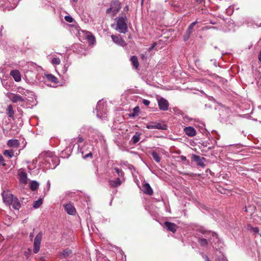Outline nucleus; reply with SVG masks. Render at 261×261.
Instances as JSON below:
<instances>
[{
  "label": "nucleus",
  "mask_w": 261,
  "mask_h": 261,
  "mask_svg": "<svg viewBox=\"0 0 261 261\" xmlns=\"http://www.w3.org/2000/svg\"><path fill=\"white\" fill-rule=\"evenodd\" d=\"M65 19L66 21H67L68 22H72L73 21V18L69 15L65 16Z\"/></svg>",
  "instance_id": "e433bc0d"
},
{
  "label": "nucleus",
  "mask_w": 261,
  "mask_h": 261,
  "mask_svg": "<svg viewBox=\"0 0 261 261\" xmlns=\"http://www.w3.org/2000/svg\"><path fill=\"white\" fill-rule=\"evenodd\" d=\"M42 204V200L41 198H39L37 200L35 201L33 203V207L35 208L39 207Z\"/></svg>",
  "instance_id": "7c9ffc66"
},
{
  "label": "nucleus",
  "mask_w": 261,
  "mask_h": 261,
  "mask_svg": "<svg viewBox=\"0 0 261 261\" xmlns=\"http://www.w3.org/2000/svg\"><path fill=\"white\" fill-rule=\"evenodd\" d=\"M121 7L120 2L118 0H114L111 3L110 8L107 10L106 13L113 17L119 11Z\"/></svg>",
  "instance_id": "20e7f679"
},
{
  "label": "nucleus",
  "mask_w": 261,
  "mask_h": 261,
  "mask_svg": "<svg viewBox=\"0 0 261 261\" xmlns=\"http://www.w3.org/2000/svg\"><path fill=\"white\" fill-rule=\"evenodd\" d=\"M114 170L119 177H122L123 176L124 173L121 170H120L117 168H115Z\"/></svg>",
  "instance_id": "f704fd0d"
},
{
  "label": "nucleus",
  "mask_w": 261,
  "mask_h": 261,
  "mask_svg": "<svg viewBox=\"0 0 261 261\" xmlns=\"http://www.w3.org/2000/svg\"><path fill=\"white\" fill-rule=\"evenodd\" d=\"M2 197L4 202L6 204L10 205V203L15 196L9 191H4L2 193Z\"/></svg>",
  "instance_id": "6e6552de"
},
{
  "label": "nucleus",
  "mask_w": 261,
  "mask_h": 261,
  "mask_svg": "<svg viewBox=\"0 0 261 261\" xmlns=\"http://www.w3.org/2000/svg\"><path fill=\"white\" fill-rule=\"evenodd\" d=\"M180 159L181 161H185L187 160V158L184 155H180L178 157Z\"/></svg>",
  "instance_id": "79ce46f5"
},
{
  "label": "nucleus",
  "mask_w": 261,
  "mask_h": 261,
  "mask_svg": "<svg viewBox=\"0 0 261 261\" xmlns=\"http://www.w3.org/2000/svg\"><path fill=\"white\" fill-rule=\"evenodd\" d=\"M39 187V184L36 181H32L30 182V189L32 191H35L38 189Z\"/></svg>",
  "instance_id": "c85d7f7f"
},
{
  "label": "nucleus",
  "mask_w": 261,
  "mask_h": 261,
  "mask_svg": "<svg viewBox=\"0 0 261 261\" xmlns=\"http://www.w3.org/2000/svg\"><path fill=\"white\" fill-rule=\"evenodd\" d=\"M196 1L197 3L200 4V3H202L203 2H204V0H196Z\"/></svg>",
  "instance_id": "8fccbe9b"
},
{
  "label": "nucleus",
  "mask_w": 261,
  "mask_h": 261,
  "mask_svg": "<svg viewBox=\"0 0 261 261\" xmlns=\"http://www.w3.org/2000/svg\"><path fill=\"white\" fill-rule=\"evenodd\" d=\"M4 155L9 158H11L14 156V152L13 150H6L4 152Z\"/></svg>",
  "instance_id": "cd10ccee"
},
{
  "label": "nucleus",
  "mask_w": 261,
  "mask_h": 261,
  "mask_svg": "<svg viewBox=\"0 0 261 261\" xmlns=\"http://www.w3.org/2000/svg\"><path fill=\"white\" fill-rule=\"evenodd\" d=\"M156 46V43L154 42L153 43L152 45L148 48L149 51H151L152 49L154 48L155 46Z\"/></svg>",
  "instance_id": "a19ab883"
},
{
  "label": "nucleus",
  "mask_w": 261,
  "mask_h": 261,
  "mask_svg": "<svg viewBox=\"0 0 261 261\" xmlns=\"http://www.w3.org/2000/svg\"><path fill=\"white\" fill-rule=\"evenodd\" d=\"M66 71H67V69H66L65 70V72H66Z\"/></svg>",
  "instance_id": "4d7b16f0"
},
{
  "label": "nucleus",
  "mask_w": 261,
  "mask_h": 261,
  "mask_svg": "<svg viewBox=\"0 0 261 261\" xmlns=\"http://www.w3.org/2000/svg\"><path fill=\"white\" fill-rule=\"evenodd\" d=\"M192 159L196 163L197 165L201 167H204L205 159L203 157H201L196 154H193L192 155Z\"/></svg>",
  "instance_id": "9d476101"
},
{
  "label": "nucleus",
  "mask_w": 261,
  "mask_h": 261,
  "mask_svg": "<svg viewBox=\"0 0 261 261\" xmlns=\"http://www.w3.org/2000/svg\"><path fill=\"white\" fill-rule=\"evenodd\" d=\"M7 97L13 103H18L20 105L21 103H24L25 101L26 98L22 97V96L11 92H7L6 94Z\"/></svg>",
  "instance_id": "39448f33"
},
{
  "label": "nucleus",
  "mask_w": 261,
  "mask_h": 261,
  "mask_svg": "<svg viewBox=\"0 0 261 261\" xmlns=\"http://www.w3.org/2000/svg\"><path fill=\"white\" fill-rule=\"evenodd\" d=\"M151 155L152 156L153 159L156 162H160L161 161V158L159 155L157 153V152L155 151H153L151 152Z\"/></svg>",
  "instance_id": "c756f323"
},
{
  "label": "nucleus",
  "mask_w": 261,
  "mask_h": 261,
  "mask_svg": "<svg viewBox=\"0 0 261 261\" xmlns=\"http://www.w3.org/2000/svg\"><path fill=\"white\" fill-rule=\"evenodd\" d=\"M184 132L189 137H194L196 135V130L191 126L186 127L184 128Z\"/></svg>",
  "instance_id": "2eb2a0df"
},
{
  "label": "nucleus",
  "mask_w": 261,
  "mask_h": 261,
  "mask_svg": "<svg viewBox=\"0 0 261 261\" xmlns=\"http://www.w3.org/2000/svg\"><path fill=\"white\" fill-rule=\"evenodd\" d=\"M78 141L79 143H82V142H83L84 141V139H83V138L82 137H78V141Z\"/></svg>",
  "instance_id": "37998d69"
},
{
  "label": "nucleus",
  "mask_w": 261,
  "mask_h": 261,
  "mask_svg": "<svg viewBox=\"0 0 261 261\" xmlns=\"http://www.w3.org/2000/svg\"><path fill=\"white\" fill-rule=\"evenodd\" d=\"M155 128L158 129H166V125L164 124H162L160 123H156L155 122Z\"/></svg>",
  "instance_id": "2f4dec72"
},
{
  "label": "nucleus",
  "mask_w": 261,
  "mask_h": 261,
  "mask_svg": "<svg viewBox=\"0 0 261 261\" xmlns=\"http://www.w3.org/2000/svg\"><path fill=\"white\" fill-rule=\"evenodd\" d=\"M7 114L9 117H13L14 114V112L13 107L11 105H9L7 109Z\"/></svg>",
  "instance_id": "393cba45"
},
{
  "label": "nucleus",
  "mask_w": 261,
  "mask_h": 261,
  "mask_svg": "<svg viewBox=\"0 0 261 261\" xmlns=\"http://www.w3.org/2000/svg\"><path fill=\"white\" fill-rule=\"evenodd\" d=\"M134 111L135 112V113H137L139 111V107H135L134 109Z\"/></svg>",
  "instance_id": "a18cd8bd"
},
{
  "label": "nucleus",
  "mask_w": 261,
  "mask_h": 261,
  "mask_svg": "<svg viewBox=\"0 0 261 261\" xmlns=\"http://www.w3.org/2000/svg\"><path fill=\"white\" fill-rule=\"evenodd\" d=\"M51 63L54 65H59L61 63V60L59 58H54L51 60Z\"/></svg>",
  "instance_id": "72a5a7b5"
},
{
  "label": "nucleus",
  "mask_w": 261,
  "mask_h": 261,
  "mask_svg": "<svg viewBox=\"0 0 261 261\" xmlns=\"http://www.w3.org/2000/svg\"><path fill=\"white\" fill-rule=\"evenodd\" d=\"M109 182V185L111 187L115 188L119 186L121 184L122 181L120 178L118 177L116 180H110Z\"/></svg>",
  "instance_id": "412c9836"
},
{
  "label": "nucleus",
  "mask_w": 261,
  "mask_h": 261,
  "mask_svg": "<svg viewBox=\"0 0 261 261\" xmlns=\"http://www.w3.org/2000/svg\"><path fill=\"white\" fill-rule=\"evenodd\" d=\"M142 2L143 1V0H142Z\"/></svg>",
  "instance_id": "bf43d9fd"
},
{
  "label": "nucleus",
  "mask_w": 261,
  "mask_h": 261,
  "mask_svg": "<svg viewBox=\"0 0 261 261\" xmlns=\"http://www.w3.org/2000/svg\"><path fill=\"white\" fill-rule=\"evenodd\" d=\"M88 145V144H85V146Z\"/></svg>",
  "instance_id": "6e6d98bb"
},
{
  "label": "nucleus",
  "mask_w": 261,
  "mask_h": 261,
  "mask_svg": "<svg viewBox=\"0 0 261 261\" xmlns=\"http://www.w3.org/2000/svg\"><path fill=\"white\" fill-rule=\"evenodd\" d=\"M197 23V21L193 22L188 27V29L186 31V32L184 34L183 36V39L184 41H187L190 37V36L193 32V30L195 25V24Z\"/></svg>",
  "instance_id": "1a4fd4ad"
},
{
  "label": "nucleus",
  "mask_w": 261,
  "mask_h": 261,
  "mask_svg": "<svg viewBox=\"0 0 261 261\" xmlns=\"http://www.w3.org/2000/svg\"><path fill=\"white\" fill-rule=\"evenodd\" d=\"M203 258H204L205 261H209V259L207 256L206 255H203Z\"/></svg>",
  "instance_id": "49530a36"
},
{
  "label": "nucleus",
  "mask_w": 261,
  "mask_h": 261,
  "mask_svg": "<svg viewBox=\"0 0 261 261\" xmlns=\"http://www.w3.org/2000/svg\"><path fill=\"white\" fill-rule=\"evenodd\" d=\"M10 205H11L13 208L15 210H19L21 207V204L16 197H14L10 203Z\"/></svg>",
  "instance_id": "a211bd4d"
},
{
  "label": "nucleus",
  "mask_w": 261,
  "mask_h": 261,
  "mask_svg": "<svg viewBox=\"0 0 261 261\" xmlns=\"http://www.w3.org/2000/svg\"><path fill=\"white\" fill-rule=\"evenodd\" d=\"M143 191L144 193L149 195H152L153 194V190L148 183H145L143 185Z\"/></svg>",
  "instance_id": "6ab92c4d"
},
{
  "label": "nucleus",
  "mask_w": 261,
  "mask_h": 261,
  "mask_svg": "<svg viewBox=\"0 0 261 261\" xmlns=\"http://www.w3.org/2000/svg\"><path fill=\"white\" fill-rule=\"evenodd\" d=\"M33 237H34L33 233V232L31 233L30 234V238L31 240H32Z\"/></svg>",
  "instance_id": "09e8293b"
},
{
  "label": "nucleus",
  "mask_w": 261,
  "mask_h": 261,
  "mask_svg": "<svg viewBox=\"0 0 261 261\" xmlns=\"http://www.w3.org/2000/svg\"><path fill=\"white\" fill-rule=\"evenodd\" d=\"M18 175L19 181L21 184L25 185L28 184V178L27 173L22 170L20 169L18 171Z\"/></svg>",
  "instance_id": "f8f14e48"
},
{
  "label": "nucleus",
  "mask_w": 261,
  "mask_h": 261,
  "mask_svg": "<svg viewBox=\"0 0 261 261\" xmlns=\"http://www.w3.org/2000/svg\"><path fill=\"white\" fill-rule=\"evenodd\" d=\"M10 74L13 77L15 82H18L21 81L20 73L18 70H12Z\"/></svg>",
  "instance_id": "dca6fc26"
},
{
  "label": "nucleus",
  "mask_w": 261,
  "mask_h": 261,
  "mask_svg": "<svg viewBox=\"0 0 261 261\" xmlns=\"http://www.w3.org/2000/svg\"><path fill=\"white\" fill-rule=\"evenodd\" d=\"M142 103L146 106H148L150 104V101L147 99H143Z\"/></svg>",
  "instance_id": "58836bf2"
},
{
  "label": "nucleus",
  "mask_w": 261,
  "mask_h": 261,
  "mask_svg": "<svg viewBox=\"0 0 261 261\" xmlns=\"http://www.w3.org/2000/svg\"><path fill=\"white\" fill-rule=\"evenodd\" d=\"M158 105L160 110L163 111H166L168 109L169 103L168 101L164 98H160L158 99Z\"/></svg>",
  "instance_id": "9b49d317"
},
{
  "label": "nucleus",
  "mask_w": 261,
  "mask_h": 261,
  "mask_svg": "<svg viewBox=\"0 0 261 261\" xmlns=\"http://www.w3.org/2000/svg\"><path fill=\"white\" fill-rule=\"evenodd\" d=\"M258 60L259 61V62H261V51H260L259 55H258Z\"/></svg>",
  "instance_id": "de8ad7c7"
},
{
  "label": "nucleus",
  "mask_w": 261,
  "mask_h": 261,
  "mask_svg": "<svg viewBox=\"0 0 261 261\" xmlns=\"http://www.w3.org/2000/svg\"><path fill=\"white\" fill-rule=\"evenodd\" d=\"M65 210L69 215H74L75 212V209L70 203L64 205Z\"/></svg>",
  "instance_id": "aec40b11"
},
{
  "label": "nucleus",
  "mask_w": 261,
  "mask_h": 261,
  "mask_svg": "<svg viewBox=\"0 0 261 261\" xmlns=\"http://www.w3.org/2000/svg\"><path fill=\"white\" fill-rule=\"evenodd\" d=\"M197 232L198 242L202 247H205L208 244L213 246V242L217 239V235L216 233L207 231L203 228H198Z\"/></svg>",
  "instance_id": "f257e3e1"
},
{
  "label": "nucleus",
  "mask_w": 261,
  "mask_h": 261,
  "mask_svg": "<svg viewBox=\"0 0 261 261\" xmlns=\"http://www.w3.org/2000/svg\"><path fill=\"white\" fill-rule=\"evenodd\" d=\"M73 1L74 2H75V1H76V0H73Z\"/></svg>",
  "instance_id": "13d9d810"
},
{
  "label": "nucleus",
  "mask_w": 261,
  "mask_h": 261,
  "mask_svg": "<svg viewBox=\"0 0 261 261\" xmlns=\"http://www.w3.org/2000/svg\"><path fill=\"white\" fill-rule=\"evenodd\" d=\"M44 160L46 168L54 169L57 166L59 162V159L55 156H46Z\"/></svg>",
  "instance_id": "423d86ee"
},
{
  "label": "nucleus",
  "mask_w": 261,
  "mask_h": 261,
  "mask_svg": "<svg viewBox=\"0 0 261 261\" xmlns=\"http://www.w3.org/2000/svg\"><path fill=\"white\" fill-rule=\"evenodd\" d=\"M141 134L137 132L135 133V134L133 136V137L132 138V140L134 144H136L138 143L140 140V137Z\"/></svg>",
  "instance_id": "bb28decb"
},
{
  "label": "nucleus",
  "mask_w": 261,
  "mask_h": 261,
  "mask_svg": "<svg viewBox=\"0 0 261 261\" xmlns=\"http://www.w3.org/2000/svg\"><path fill=\"white\" fill-rule=\"evenodd\" d=\"M3 29V26H1V30Z\"/></svg>",
  "instance_id": "864d4df0"
},
{
  "label": "nucleus",
  "mask_w": 261,
  "mask_h": 261,
  "mask_svg": "<svg viewBox=\"0 0 261 261\" xmlns=\"http://www.w3.org/2000/svg\"><path fill=\"white\" fill-rule=\"evenodd\" d=\"M111 38L113 40V41L118 45L124 46L126 45L124 41L123 40L120 35H112L111 36Z\"/></svg>",
  "instance_id": "ddd939ff"
},
{
  "label": "nucleus",
  "mask_w": 261,
  "mask_h": 261,
  "mask_svg": "<svg viewBox=\"0 0 261 261\" xmlns=\"http://www.w3.org/2000/svg\"><path fill=\"white\" fill-rule=\"evenodd\" d=\"M71 253L70 250L68 249H65L62 252L60 253V256L63 258L67 257Z\"/></svg>",
  "instance_id": "a878e982"
},
{
  "label": "nucleus",
  "mask_w": 261,
  "mask_h": 261,
  "mask_svg": "<svg viewBox=\"0 0 261 261\" xmlns=\"http://www.w3.org/2000/svg\"><path fill=\"white\" fill-rule=\"evenodd\" d=\"M7 145L10 147L18 148L20 145V143L17 139H10L8 141Z\"/></svg>",
  "instance_id": "f3484780"
},
{
  "label": "nucleus",
  "mask_w": 261,
  "mask_h": 261,
  "mask_svg": "<svg viewBox=\"0 0 261 261\" xmlns=\"http://www.w3.org/2000/svg\"><path fill=\"white\" fill-rule=\"evenodd\" d=\"M17 92L21 95L22 97H25L30 93V91L22 87H19L17 88Z\"/></svg>",
  "instance_id": "4be33fe9"
},
{
  "label": "nucleus",
  "mask_w": 261,
  "mask_h": 261,
  "mask_svg": "<svg viewBox=\"0 0 261 261\" xmlns=\"http://www.w3.org/2000/svg\"><path fill=\"white\" fill-rule=\"evenodd\" d=\"M87 39L89 42V43L90 44H94L95 41V37L92 35H87Z\"/></svg>",
  "instance_id": "473e14b6"
},
{
  "label": "nucleus",
  "mask_w": 261,
  "mask_h": 261,
  "mask_svg": "<svg viewBox=\"0 0 261 261\" xmlns=\"http://www.w3.org/2000/svg\"><path fill=\"white\" fill-rule=\"evenodd\" d=\"M45 77L46 79L50 82H53L54 83H58V79L54 75L51 74H46Z\"/></svg>",
  "instance_id": "5701e85b"
},
{
  "label": "nucleus",
  "mask_w": 261,
  "mask_h": 261,
  "mask_svg": "<svg viewBox=\"0 0 261 261\" xmlns=\"http://www.w3.org/2000/svg\"><path fill=\"white\" fill-rule=\"evenodd\" d=\"M96 116L101 120L107 119V105L102 100L98 101L96 106Z\"/></svg>",
  "instance_id": "f03ea898"
},
{
  "label": "nucleus",
  "mask_w": 261,
  "mask_h": 261,
  "mask_svg": "<svg viewBox=\"0 0 261 261\" xmlns=\"http://www.w3.org/2000/svg\"><path fill=\"white\" fill-rule=\"evenodd\" d=\"M78 150L81 152V153L83 155L84 154V150H83V148L80 147V146H79V149H78Z\"/></svg>",
  "instance_id": "c03bdc74"
},
{
  "label": "nucleus",
  "mask_w": 261,
  "mask_h": 261,
  "mask_svg": "<svg viewBox=\"0 0 261 261\" xmlns=\"http://www.w3.org/2000/svg\"><path fill=\"white\" fill-rule=\"evenodd\" d=\"M47 186L48 187V188H49L50 186V183L49 181H47Z\"/></svg>",
  "instance_id": "3c124183"
},
{
  "label": "nucleus",
  "mask_w": 261,
  "mask_h": 261,
  "mask_svg": "<svg viewBox=\"0 0 261 261\" xmlns=\"http://www.w3.org/2000/svg\"><path fill=\"white\" fill-rule=\"evenodd\" d=\"M245 211H247V207H245Z\"/></svg>",
  "instance_id": "5fc2aeb1"
},
{
  "label": "nucleus",
  "mask_w": 261,
  "mask_h": 261,
  "mask_svg": "<svg viewBox=\"0 0 261 261\" xmlns=\"http://www.w3.org/2000/svg\"><path fill=\"white\" fill-rule=\"evenodd\" d=\"M155 124V122H151L149 124H148L146 125V127L148 129H156Z\"/></svg>",
  "instance_id": "c9c22d12"
},
{
  "label": "nucleus",
  "mask_w": 261,
  "mask_h": 261,
  "mask_svg": "<svg viewBox=\"0 0 261 261\" xmlns=\"http://www.w3.org/2000/svg\"><path fill=\"white\" fill-rule=\"evenodd\" d=\"M115 30L118 32L123 34L128 31L127 19L126 16H122L117 19Z\"/></svg>",
  "instance_id": "7ed1b4c3"
},
{
  "label": "nucleus",
  "mask_w": 261,
  "mask_h": 261,
  "mask_svg": "<svg viewBox=\"0 0 261 261\" xmlns=\"http://www.w3.org/2000/svg\"><path fill=\"white\" fill-rule=\"evenodd\" d=\"M130 61L132 62V64L135 68L137 69L139 66V62L138 60V58L136 56H132L130 58Z\"/></svg>",
  "instance_id": "b1692460"
},
{
  "label": "nucleus",
  "mask_w": 261,
  "mask_h": 261,
  "mask_svg": "<svg viewBox=\"0 0 261 261\" xmlns=\"http://www.w3.org/2000/svg\"><path fill=\"white\" fill-rule=\"evenodd\" d=\"M92 156V154L91 153V152H88L87 154H85V155L83 156V158L84 159H87L89 157H91Z\"/></svg>",
  "instance_id": "ea45409f"
},
{
  "label": "nucleus",
  "mask_w": 261,
  "mask_h": 261,
  "mask_svg": "<svg viewBox=\"0 0 261 261\" xmlns=\"http://www.w3.org/2000/svg\"><path fill=\"white\" fill-rule=\"evenodd\" d=\"M164 227L167 228L168 230L175 232L177 229V226L173 223L169 222H165L164 223Z\"/></svg>",
  "instance_id": "4468645a"
},
{
  "label": "nucleus",
  "mask_w": 261,
  "mask_h": 261,
  "mask_svg": "<svg viewBox=\"0 0 261 261\" xmlns=\"http://www.w3.org/2000/svg\"><path fill=\"white\" fill-rule=\"evenodd\" d=\"M42 238V233L41 232H39L35 237L34 241L33 252L34 253H37L39 252Z\"/></svg>",
  "instance_id": "0eeeda50"
},
{
  "label": "nucleus",
  "mask_w": 261,
  "mask_h": 261,
  "mask_svg": "<svg viewBox=\"0 0 261 261\" xmlns=\"http://www.w3.org/2000/svg\"><path fill=\"white\" fill-rule=\"evenodd\" d=\"M211 24H215L216 23H215V22H213V21H211Z\"/></svg>",
  "instance_id": "603ef678"
},
{
  "label": "nucleus",
  "mask_w": 261,
  "mask_h": 261,
  "mask_svg": "<svg viewBox=\"0 0 261 261\" xmlns=\"http://www.w3.org/2000/svg\"><path fill=\"white\" fill-rule=\"evenodd\" d=\"M0 165H5L4 158L2 155H0Z\"/></svg>",
  "instance_id": "4c0bfd02"
}]
</instances>
